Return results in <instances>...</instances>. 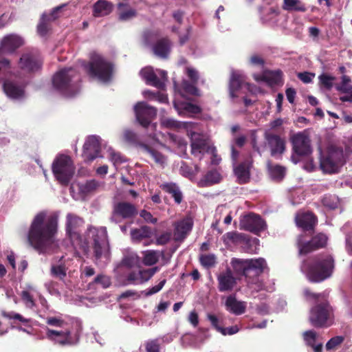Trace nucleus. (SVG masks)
Listing matches in <instances>:
<instances>
[{
  "label": "nucleus",
  "instance_id": "obj_10",
  "mask_svg": "<svg viewBox=\"0 0 352 352\" xmlns=\"http://www.w3.org/2000/svg\"><path fill=\"white\" fill-rule=\"evenodd\" d=\"M52 171L60 184L67 185L74 173V167L71 158L65 155L57 156L52 164Z\"/></svg>",
  "mask_w": 352,
  "mask_h": 352
},
{
  "label": "nucleus",
  "instance_id": "obj_55",
  "mask_svg": "<svg viewBox=\"0 0 352 352\" xmlns=\"http://www.w3.org/2000/svg\"><path fill=\"white\" fill-rule=\"evenodd\" d=\"M319 80L320 83L327 89H331L333 87V81L335 80V78L325 74H322L319 76Z\"/></svg>",
  "mask_w": 352,
  "mask_h": 352
},
{
  "label": "nucleus",
  "instance_id": "obj_32",
  "mask_svg": "<svg viewBox=\"0 0 352 352\" xmlns=\"http://www.w3.org/2000/svg\"><path fill=\"white\" fill-rule=\"evenodd\" d=\"M113 10V6L106 0H98L93 6V15L101 17L109 14Z\"/></svg>",
  "mask_w": 352,
  "mask_h": 352
},
{
  "label": "nucleus",
  "instance_id": "obj_46",
  "mask_svg": "<svg viewBox=\"0 0 352 352\" xmlns=\"http://www.w3.org/2000/svg\"><path fill=\"white\" fill-rule=\"evenodd\" d=\"M194 84L195 83H190L187 80H184L182 82L183 91H179L178 94L183 98H185V94L193 96L199 95V91Z\"/></svg>",
  "mask_w": 352,
  "mask_h": 352
},
{
  "label": "nucleus",
  "instance_id": "obj_3",
  "mask_svg": "<svg viewBox=\"0 0 352 352\" xmlns=\"http://www.w3.org/2000/svg\"><path fill=\"white\" fill-rule=\"evenodd\" d=\"M45 322L53 327L45 328L46 338L53 344L61 346H71L78 343L81 332L80 324L74 327L71 323L56 316L47 317Z\"/></svg>",
  "mask_w": 352,
  "mask_h": 352
},
{
  "label": "nucleus",
  "instance_id": "obj_54",
  "mask_svg": "<svg viewBox=\"0 0 352 352\" xmlns=\"http://www.w3.org/2000/svg\"><path fill=\"white\" fill-rule=\"evenodd\" d=\"M302 337L307 345L314 346V344L316 343L317 333L313 330H309L303 332Z\"/></svg>",
  "mask_w": 352,
  "mask_h": 352
},
{
  "label": "nucleus",
  "instance_id": "obj_34",
  "mask_svg": "<svg viewBox=\"0 0 352 352\" xmlns=\"http://www.w3.org/2000/svg\"><path fill=\"white\" fill-rule=\"evenodd\" d=\"M139 146L142 151L148 154L157 164L164 166L166 163V157L154 148L144 143L140 144Z\"/></svg>",
  "mask_w": 352,
  "mask_h": 352
},
{
  "label": "nucleus",
  "instance_id": "obj_6",
  "mask_svg": "<svg viewBox=\"0 0 352 352\" xmlns=\"http://www.w3.org/2000/svg\"><path fill=\"white\" fill-rule=\"evenodd\" d=\"M54 88L65 97L76 95L80 89V76L73 68H64L56 72L53 78Z\"/></svg>",
  "mask_w": 352,
  "mask_h": 352
},
{
  "label": "nucleus",
  "instance_id": "obj_51",
  "mask_svg": "<svg viewBox=\"0 0 352 352\" xmlns=\"http://www.w3.org/2000/svg\"><path fill=\"white\" fill-rule=\"evenodd\" d=\"M322 203L324 206L329 208V209H335L338 207L339 204V199L335 195H325L322 199Z\"/></svg>",
  "mask_w": 352,
  "mask_h": 352
},
{
  "label": "nucleus",
  "instance_id": "obj_21",
  "mask_svg": "<svg viewBox=\"0 0 352 352\" xmlns=\"http://www.w3.org/2000/svg\"><path fill=\"white\" fill-rule=\"evenodd\" d=\"M25 80L21 78L10 79V80L5 81L3 90L9 98L20 99L25 96Z\"/></svg>",
  "mask_w": 352,
  "mask_h": 352
},
{
  "label": "nucleus",
  "instance_id": "obj_22",
  "mask_svg": "<svg viewBox=\"0 0 352 352\" xmlns=\"http://www.w3.org/2000/svg\"><path fill=\"white\" fill-rule=\"evenodd\" d=\"M138 214V210L135 205L126 202L120 201L113 206V214L110 218L111 221L117 223L116 216H120L123 219H130Z\"/></svg>",
  "mask_w": 352,
  "mask_h": 352
},
{
  "label": "nucleus",
  "instance_id": "obj_38",
  "mask_svg": "<svg viewBox=\"0 0 352 352\" xmlns=\"http://www.w3.org/2000/svg\"><path fill=\"white\" fill-rule=\"evenodd\" d=\"M35 292V288L32 285H28L26 289L23 290L21 293V297L27 308L32 309L35 305V301L31 292Z\"/></svg>",
  "mask_w": 352,
  "mask_h": 352
},
{
  "label": "nucleus",
  "instance_id": "obj_40",
  "mask_svg": "<svg viewBox=\"0 0 352 352\" xmlns=\"http://www.w3.org/2000/svg\"><path fill=\"white\" fill-rule=\"evenodd\" d=\"M50 274L60 280H63L67 275V268L64 263L52 264L50 269Z\"/></svg>",
  "mask_w": 352,
  "mask_h": 352
},
{
  "label": "nucleus",
  "instance_id": "obj_25",
  "mask_svg": "<svg viewBox=\"0 0 352 352\" xmlns=\"http://www.w3.org/2000/svg\"><path fill=\"white\" fill-rule=\"evenodd\" d=\"M218 289L220 292H231L236 285V279L232 271L227 269L217 276Z\"/></svg>",
  "mask_w": 352,
  "mask_h": 352
},
{
  "label": "nucleus",
  "instance_id": "obj_60",
  "mask_svg": "<svg viewBox=\"0 0 352 352\" xmlns=\"http://www.w3.org/2000/svg\"><path fill=\"white\" fill-rule=\"evenodd\" d=\"M56 282L50 280L45 283V287L50 294L60 296V293L56 288Z\"/></svg>",
  "mask_w": 352,
  "mask_h": 352
},
{
  "label": "nucleus",
  "instance_id": "obj_58",
  "mask_svg": "<svg viewBox=\"0 0 352 352\" xmlns=\"http://www.w3.org/2000/svg\"><path fill=\"white\" fill-rule=\"evenodd\" d=\"M166 282V279H163L157 285H155V286L144 291L143 293L144 294V295L146 296H149L153 295L155 294H157L163 288Z\"/></svg>",
  "mask_w": 352,
  "mask_h": 352
},
{
  "label": "nucleus",
  "instance_id": "obj_29",
  "mask_svg": "<svg viewBox=\"0 0 352 352\" xmlns=\"http://www.w3.org/2000/svg\"><path fill=\"white\" fill-rule=\"evenodd\" d=\"M296 222L298 227L309 230L316 223V217L311 212L301 213L296 215Z\"/></svg>",
  "mask_w": 352,
  "mask_h": 352
},
{
  "label": "nucleus",
  "instance_id": "obj_64",
  "mask_svg": "<svg viewBox=\"0 0 352 352\" xmlns=\"http://www.w3.org/2000/svg\"><path fill=\"white\" fill-rule=\"evenodd\" d=\"M342 341L343 338L340 336L332 338L327 342L326 344V349L327 350H331L336 347V346L340 344L342 342Z\"/></svg>",
  "mask_w": 352,
  "mask_h": 352
},
{
  "label": "nucleus",
  "instance_id": "obj_39",
  "mask_svg": "<svg viewBox=\"0 0 352 352\" xmlns=\"http://www.w3.org/2000/svg\"><path fill=\"white\" fill-rule=\"evenodd\" d=\"M143 263L146 265H153L155 264L161 255H163V252H160L155 250H146L143 252Z\"/></svg>",
  "mask_w": 352,
  "mask_h": 352
},
{
  "label": "nucleus",
  "instance_id": "obj_63",
  "mask_svg": "<svg viewBox=\"0 0 352 352\" xmlns=\"http://www.w3.org/2000/svg\"><path fill=\"white\" fill-rule=\"evenodd\" d=\"M186 72L188 77L191 80L192 83H197L199 79V73L198 72L190 67H186Z\"/></svg>",
  "mask_w": 352,
  "mask_h": 352
},
{
  "label": "nucleus",
  "instance_id": "obj_1",
  "mask_svg": "<svg viewBox=\"0 0 352 352\" xmlns=\"http://www.w3.org/2000/svg\"><path fill=\"white\" fill-rule=\"evenodd\" d=\"M58 227V216L38 213L33 219L28 235L30 244L40 253H49L58 247L55 234Z\"/></svg>",
  "mask_w": 352,
  "mask_h": 352
},
{
  "label": "nucleus",
  "instance_id": "obj_42",
  "mask_svg": "<svg viewBox=\"0 0 352 352\" xmlns=\"http://www.w3.org/2000/svg\"><path fill=\"white\" fill-rule=\"evenodd\" d=\"M194 122H181L171 118H164L161 121L162 126L169 129H184L187 131L186 124Z\"/></svg>",
  "mask_w": 352,
  "mask_h": 352
},
{
  "label": "nucleus",
  "instance_id": "obj_4",
  "mask_svg": "<svg viewBox=\"0 0 352 352\" xmlns=\"http://www.w3.org/2000/svg\"><path fill=\"white\" fill-rule=\"evenodd\" d=\"M91 242L94 245L97 263L101 266L106 265L110 257L107 228L105 227H88L84 239L79 243V245L86 251Z\"/></svg>",
  "mask_w": 352,
  "mask_h": 352
},
{
  "label": "nucleus",
  "instance_id": "obj_20",
  "mask_svg": "<svg viewBox=\"0 0 352 352\" xmlns=\"http://www.w3.org/2000/svg\"><path fill=\"white\" fill-rule=\"evenodd\" d=\"M19 64L22 69L28 72H35L41 69L42 60L36 51L27 52L23 54Z\"/></svg>",
  "mask_w": 352,
  "mask_h": 352
},
{
  "label": "nucleus",
  "instance_id": "obj_44",
  "mask_svg": "<svg viewBox=\"0 0 352 352\" xmlns=\"http://www.w3.org/2000/svg\"><path fill=\"white\" fill-rule=\"evenodd\" d=\"M168 137L170 140L176 145L179 149L178 152L180 154H183L184 155H186V148H187V143L186 142L182 139V138H179L174 134L168 133Z\"/></svg>",
  "mask_w": 352,
  "mask_h": 352
},
{
  "label": "nucleus",
  "instance_id": "obj_41",
  "mask_svg": "<svg viewBox=\"0 0 352 352\" xmlns=\"http://www.w3.org/2000/svg\"><path fill=\"white\" fill-rule=\"evenodd\" d=\"M283 8L287 11L305 12L306 8L299 0H284Z\"/></svg>",
  "mask_w": 352,
  "mask_h": 352
},
{
  "label": "nucleus",
  "instance_id": "obj_2",
  "mask_svg": "<svg viewBox=\"0 0 352 352\" xmlns=\"http://www.w3.org/2000/svg\"><path fill=\"white\" fill-rule=\"evenodd\" d=\"M231 265L236 274L245 276L247 286L252 293L263 290L272 292L274 290V283L267 285L260 278L266 267V262L263 258L246 260L234 258Z\"/></svg>",
  "mask_w": 352,
  "mask_h": 352
},
{
  "label": "nucleus",
  "instance_id": "obj_28",
  "mask_svg": "<svg viewBox=\"0 0 352 352\" xmlns=\"http://www.w3.org/2000/svg\"><path fill=\"white\" fill-rule=\"evenodd\" d=\"M225 306L227 311L236 316L243 314L246 310V302L237 300L234 295L226 298Z\"/></svg>",
  "mask_w": 352,
  "mask_h": 352
},
{
  "label": "nucleus",
  "instance_id": "obj_45",
  "mask_svg": "<svg viewBox=\"0 0 352 352\" xmlns=\"http://www.w3.org/2000/svg\"><path fill=\"white\" fill-rule=\"evenodd\" d=\"M140 258L135 252H129L124 255L122 263L128 267L137 266L140 263Z\"/></svg>",
  "mask_w": 352,
  "mask_h": 352
},
{
  "label": "nucleus",
  "instance_id": "obj_26",
  "mask_svg": "<svg viewBox=\"0 0 352 352\" xmlns=\"http://www.w3.org/2000/svg\"><path fill=\"white\" fill-rule=\"evenodd\" d=\"M193 221L190 217H186L175 223L174 230V239L176 241H182L190 233L192 228Z\"/></svg>",
  "mask_w": 352,
  "mask_h": 352
},
{
  "label": "nucleus",
  "instance_id": "obj_48",
  "mask_svg": "<svg viewBox=\"0 0 352 352\" xmlns=\"http://www.w3.org/2000/svg\"><path fill=\"white\" fill-rule=\"evenodd\" d=\"M108 157L114 165L121 164L126 162L124 156L120 153L116 152L111 147L107 148Z\"/></svg>",
  "mask_w": 352,
  "mask_h": 352
},
{
  "label": "nucleus",
  "instance_id": "obj_57",
  "mask_svg": "<svg viewBox=\"0 0 352 352\" xmlns=\"http://www.w3.org/2000/svg\"><path fill=\"white\" fill-rule=\"evenodd\" d=\"M267 15L261 14V19L264 23L272 22L278 15V12L274 8H270L267 10Z\"/></svg>",
  "mask_w": 352,
  "mask_h": 352
},
{
  "label": "nucleus",
  "instance_id": "obj_27",
  "mask_svg": "<svg viewBox=\"0 0 352 352\" xmlns=\"http://www.w3.org/2000/svg\"><path fill=\"white\" fill-rule=\"evenodd\" d=\"M254 78L257 82H264L270 86L276 85L281 82L282 72L280 70H267L261 75L254 74Z\"/></svg>",
  "mask_w": 352,
  "mask_h": 352
},
{
  "label": "nucleus",
  "instance_id": "obj_16",
  "mask_svg": "<svg viewBox=\"0 0 352 352\" xmlns=\"http://www.w3.org/2000/svg\"><path fill=\"white\" fill-rule=\"evenodd\" d=\"M84 219L74 213H68L66 215L65 228L67 234L69 236L71 239L76 241L78 245L82 241L80 235V228L84 226Z\"/></svg>",
  "mask_w": 352,
  "mask_h": 352
},
{
  "label": "nucleus",
  "instance_id": "obj_62",
  "mask_svg": "<svg viewBox=\"0 0 352 352\" xmlns=\"http://www.w3.org/2000/svg\"><path fill=\"white\" fill-rule=\"evenodd\" d=\"M172 234L169 232H165L159 235L156 239V243L157 245H165L171 239Z\"/></svg>",
  "mask_w": 352,
  "mask_h": 352
},
{
  "label": "nucleus",
  "instance_id": "obj_36",
  "mask_svg": "<svg viewBox=\"0 0 352 352\" xmlns=\"http://www.w3.org/2000/svg\"><path fill=\"white\" fill-rule=\"evenodd\" d=\"M161 187L164 190L172 195L176 203L180 204L182 202L183 197L182 193L179 188L175 184L165 183L162 184Z\"/></svg>",
  "mask_w": 352,
  "mask_h": 352
},
{
  "label": "nucleus",
  "instance_id": "obj_9",
  "mask_svg": "<svg viewBox=\"0 0 352 352\" xmlns=\"http://www.w3.org/2000/svg\"><path fill=\"white\" fill-rule=\"evenodd\" d=\"M344 164L342 148L331 146L325 156L320 158V168L325 173H336Z\"/></svg>",
  "mask_w": 352,
  "mask_h": 352
},
{
  "label": "nucleus",
  "instance_id": "obj_31",
  "mask_svg": "<svg viewBox=\"0 0 352 352\" xmlns=\"http://www.w3.org/2000/svg\"><path fill=\"white\" fill-rule=\"evenodd\" d=\"M251 161L247 160L238 166H234L236 176L241 183H245L250 178V168Z\"/></svg>",
  "mask_w": 352,
  "mask_h": 352
},
{
  "label": "nucleus",
  "instance_id": "obj_11",
  "mask_svg": "<svg viewBox=\"0 0 352 352\" xmlns=\"http://www.w3.org/2000/svg\"><path fill=\"white\" fill-rule=\"evenodd\" d=\"M331 307L326 302L313 307L309 313V320L315 327H324L331 324Z\"/></svg>",
  "mask_w": 352,
  "mask_h": 352
},
{
  "label": "nucleus",
  "instance_id": "obj_52",
  "mask_svg": "<svg viewBox=\"0 0 352 352\" xmlns=\"http://www.w3.org/2000/svg\"><path fill=\"white\" fill-rule=\"evenodd\" d=\"M336 89L342 93L352 92V85H351V79L346 76L342 77V82L340 85H336Z\"/></svg>",
  "mask_w": 352,
  "mask_h": 352
},
{
  "label": "nucleus",
  "instance_id": "obj_30",
  "mask_svg": "<svg viewBox=\"0 0 352 352\" xmlns=\"http://www.w3.org/2000/svg\"><path fill=\"white\" fill-rule=\"evenodd\" d=\"M174 107L179 115L196 114L200 112V108L195 104L186 102L179 101L175 99Z\"/></svg>",
  "mask_w": 352,
  "mask_h": 352
},
{
  "label": "nucleus",
  "instance_id": "obj_23",
  "mask_svg": "<svg viewBox=\"0 0 352 352\" xmlns=\"http://www.w3.org/2000/svg\"><path fill=\"white\" fill-rule=\"evenodd\" d=\"M327 237L323 234L316 235L307 243H304L301 239V236H300L298 239L299 254H307L316 249L322 248L327 243Z\"/></svg>",
  "mask_w": 352,
  "mask_h": 352
},
{
  "label": "nucleus",
  "instance_id": "obj_24",
  "mask_svg": "<svg viewBox=\"0 0 352 352\" xmlns=\"http://www.w3.org/2000/svg\"><path fill=\"white\" fill-rule=\"evenodd\" d=\"M265 139L270 148L271 155L280 159L285 151V142L279 135L268 132L265 133Z\"/></svg>",
  "mask_w": 352,
  "mask_h": 352
},
{
  "label": "nucleus",
  "instance_id": "obj_18",
  "mask_svg": "<svg viewBox=\"0 0 352 352\" xmlns=\"http://www.w3.org/2000/svg\"><path fill=\"white\" fill-rule=\"evenodd\" d=\"M100 138L97 135L89 136L83 146L82 156L85 161L91 162L96 158L102 157L100 155Z\"/></svg>",
  "mask_w": 352,
  "mask_h": 352
},
{
  "label": "nucleus",
  "instance_id": "obj_37",
  "mask_svg": "<svg viewBox=\"0 0 352 352\" xmlns=\"http://www.w3.org/2000/svg\"><path fill=\"white\" fill-rule=\"evenodd\" d=\"M131 236L133 241H140L144 239L149 238L151 236V230L148 226H142L140 228L131 230Z\"/></svg>",
  "mask_w": 352,
  "mask_h": 352
},
{
  "label": "nucleus",
  "instance_id": "obj_33",
  "mask_svg": "<svg viewBox=\"0 0 352 352\" xmlns=\"http://www.w3.org/2000/svg\"><path fill=\"white\" fill-rule=\"evenodd\" d=\"M170 42L168 38H165L160 39L153 46V52L156 56L162 58H166L170 52Z\"/></svg>",
  "mask_w": 352,
  "mask_h": 352
},
{
  "label": "nucleus",
  "instance_id": "obj_49",
  "mask_svg": "<svg viewBox=\"0 0 352 352\" xmlns=\"http://www.w3.org/2000/svg\"><path fill=\"white\" fill-rule=\"evenodd\" d=\"M199 260L201 264L206 268L214 267L217 262V258L213 254H202Z\"/></svg>",
  "mask_w": 352,
  "mask_h": 352
},
{
  "label": "nucleus",
  "instance_id": "obj_5",
  "mask_svg": "<svg viewBox=\"0 0 352 352\" xmlns=\"http://www.w3.org/2000/svg\"><path fill=\"white\" fill-rule=\"evenodd\" d=\"M300 269L310 281L320 282L331 275L333 260L329 255L316 257L311 261H304Z\"/></svg>",
  "mask_w": 352,
  "mask_h": 352
},
{
  "label": "nucleus",
  "instance_id": "obj_35",
  "mask_svg": "<svg viewBox=\"0 0 352 352\" xmlns=\"http://www.w3.org/2000/svg\"><path fill=\"white\" fill-rule=\"evenodd\" d=\"M99 186V184L96 180L87 181L85 183H78L77 184H72L70 187L71 192L74 190H78L79 192L83 195L89 194L96 190Z\"/></svg>",
  "mask_w": 352,
  "mask_h": 352
},
{
  "label": "nucleus",
  "instance_id": "obj_12",
  "mask_svg": "<svg viewBox=\"0 0 352 352\" xmlns=\"http://www.w3.org/2000/svg\"><path fill=\"white\" fill-rule=\"evenodd\" d=\"M230 97L237 98L241 94L250 92L255 94L256 88L254 85L246 82L245 76L240 71H233L230 80Z\"/></svg>",
  "mask_w": 352,
  "mask_h": 352
},
{
  "label": "nucleus",
  "instance_id": "obj_56",
  "mask_svg": "<svg viewBox=\"0 0 352 352\" xmlns=\"http://www.w3.org/2000/svg\"><path fill=\"white\" fill-rule=\"evenodd\" d=\"M146 352H160V341L158 339L150 340L145 343Z\"/></svg>",
  "mask_w": 352,
  "mask_h": 352
},
{
  "label": "nucleus",
  "instance_id": "obj_17",
  "mask_svg": "<svg viewBox=\"0 0 352 352\" xmlns=\"http://www.w3.org/2000/svg\"><path fill=\"white\" fill-rule=\"evenodd\" d=\"M134 111L137 121L145 128L151 124L157 113L156 109L145 102H138L134 107Z\"/></svg>",
  "mask_w": 352,
  "mask_h": 352
},
{
  "label": "nucleus",
  "instance_id": "obj_13",
  "mask_svg": "<svg viewBox=\"0 0 352 352\" xmlns=\"http://www.w3.org/2000/svg\"><path fill=\"white\" fill-rule=\"evenodd\" d=\"M293 153L291 160L294 164L300 161V157L308 156L312 152L310 139L304 133H298L291 138Z\"/></svg>",
  "mask_w": 352,
  "mask_h": 352
},
{
  "label": "nucleus",
  "instance_id": "obj_19",
  "mask_svg": "<svg viewBox=\"0 0 352 352\" xmlns=\"http://www.w3.org/2000/svg\"><path fill=\"white\" fill-rule=\"evenodd\" d=\"M266 228V223L259 216L253 213H250L242 217L240 221V228L250 231L254 234H258Z\"/></svg>",
  "mask_w": 352,
  "mask_h": 352
},
{
  "label": "nucleus",
  "instance_id": "obj_61",
  "mask_svg": "<svg viewBox=\"0 0 352 352\" xmlns=\"http://www.w3.org/2000/svg\"><path fill=\"white\" fill-rule=\"evenodd\" d=\"M2 315L6 318H8L9 319L17 320L23 323H26L29 321L28 319L23 318L21 314H19L18 313L13 312V311L8 312V313L3 311L2 313Z\"/></svg>",
  "mask_w": 352,
  "mask_h": 352
},
{
  "label": "nucleus",
  "instance_id": "obj_15",
  "mask_svg": "<svg viewBox=\"0 0 352 352\" xmlns=\"http://www.w3.org/2000/svg\"><path fill=\"white\" fill-rule=\"evenodd\" d=\"M141 77L148 85L163 89L167 80V73L164 70L157 69L154 72L151 67H146L140 72Z\"/></svg>",
  "mask_w": 352,
  "mask_h": 352
},
{
  "label": "nucleus",
  "instance_id": "obj_47",
  "mask_svg": "<svg viewBox=\"0 0 352 352\" xmlns=\"http://www.w3.org/2000/svg\"><path fill=\"white\" fill-rule=\"evenodd\" d=\"M221 179V176L220 173L216 170H210L206 173L204 176L203 182H204L205 185L210 186L214 184L219 183Z\"/></svg>",
  "mask_w": 352,
  "mask_h": 352
},
{
  "label": "nucleus",
  "instance_id": "obj_7",
  "mask_svg": "<svg viewBox=\"0 0 352 352\" xmlns=\"http://www.w3.org/2000/svg\"><path fill=\"white\" fill-rule=\"evenodd\" d=\"M187 135L190 139L191 153L201 160L204 153H214L215 147L210 141L208 136L201 132L199 126L197 123L186 124Z\"/></svg>",
  "mask_w": 352,
  "mask_h": 352
},
{
  "label": "nucleus",
  "instance_id": "obj_53",
  "mask_svg": "<svg viewBox=\"0 0 352 352\" xmlns=\"http://www.w3.org/2000/svg\"><path fill=\"white\" fill-rule=\"evenodd\" d=\"M94 283L106 289L111 285V281L109 276L104 274H99L94 278Z\"/></svg>",
  "mask_w": 352,
  "mask_h": 352
},
{
  "label": "nucleus",
  "instance_id": "obj_50",
  "mask_svg": "<svg viewBox=\"0 0 352 352\" xmlns=\"http://www.w3.org/2000/svg\"><path fill=\"white\" fill-rule=\"evenodd\" d=\"M51 21L47 19V14H43L40 22L37 26V32L41 36H45L47 33L50 27L49 23Z\"/></svg>",
  "mask_w": 352,
  "mask_h": 352
},
{
  "label": "nucleus",
  "instance_id": "obj_14",
  "mask_svg": "<svg viewBox=\"0 0 352 352\" xmlns=\"http://www.w3.org/2000/svg\"><path fill=\"white\" fill-rule=\"evenodd\" d=\"M23 44V38L16 34H9L3 37L1 43L0 53H10ZM10 67V61L0 57V80L3 78V74Z\"/></svg>",
  "mask_w": 352,
  "mask_h": 352
},
{
  "label": "nucleus",
  "instance_id": "obj_59",
  "mask_svg": "<svg viewBox=\"0 0 352 352\" xmlns=\"http://www.w3.org/2000/svg\"><path fill=\"white\" fill-rule=\"evenodd\" d=\"M207 318L212 327H214L217 331L220 332L221 334H225L226 330L223 327L219 325V319L216 316L209 314Z\"/></svg>",
  "mask_w": 352,
  "mask_h": 352
},
{
  "label": "nucleus",
  "instance_id": "obj_8",
  "mask_svg": "<svg viewBox=\"0 0 352 352\" xmlns=\"http://www.w3.org/2000/svg\"><path fill=\"white\" fill-rule=\"evenodd\" d=\"M87 73L102 82H108L111 77L112 66L100 54L93 52L90 55V62L83 64Z\"/></svg>",
  "mask_w": 352,
  "mask_h": 352
},
{
  "label": "nucleus",
  "instance_id": "obj_43",
  "mask_svg": "<svg viewBox=\"0 0 352 352\" xmlns=\"http://www.w3.org/2000/svg\"><path fill=\"white\" fill-rule=\"evenodd\" d=\"M267 166L270 175L272 179L280 180L283 178L285 173L284 167L278 165L274 166L270 164V163H268Z\"/></svg>",
  "mask_w": 352,
  "mask_h": 352
}]
</instances>
